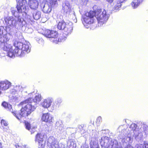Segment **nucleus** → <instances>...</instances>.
Instances as JSON below:
<instances>
[{
    "instance_id": "12",
    "label": "nucleus",
    "mask_w": 148,
    "mask_h": 148,
    "mask_svg": "<svg viewBox=\"0 0 148 148\" xmlns=\"http://www.w3.org/2000/svg\"><path fill=\"white\" fill-rule=\"evenodd\" d=\"M10 38L9 35L6 34H5L0 35V48L4 50H8L9 47H10V44H8Z\"/></svg>"
},
{
    "instance_id": "24",
    "label": "nucleus",
    "mask_w": 148,
    "mask_h": 148,
    "mask_svg": "<svg viewBox=\"0 0 148 148\" xmlns=\"http://www.w3.org/2000/svg\"><path fill=\"white\" fill-rule=\"evenodd\" d=\"M0 85H3L2 87V90H5L8 89L11 86V83L8 81L4 82L3 84H0Z\"/></svg>"
},
{
    "instance_id": "6",
    "label": "nucleus",
    "mask_w": 148,
    "mask_h": 148,
    "mask_svg": "<svg viewBox=\"0 0 148 148\" xmlns=\"http://www.w3.org/2000/svg\"><path fill=\"white\" fill-rule=\"evenodd\" d=\"M43 34L47 38H51V40L56 44L65 40L69 35L64 34L63 32V34H60L59 38H58V34L56 31L49 29L45 30L43 32Z\"/></svg>"
},
{
    "instance_id": "4",
    "label": "nucleus",
    "mask_w": 148,
    "mask_h": 148,
    "mask_svg": "<svg viewBox=\"0 0 148 148\" xmlns=\"http://www.w3.org/2000/svg\"><path fill=\"white\" fill-rule=\"evenodd\" d=\"M4 20L8 27H15L18 29H21L26 23L24 18L19 15L15 18L12 16H7L4 18Z\"/></svg>"
},
{
    "instance_id": "18",
    "label": "nucleus",
    "mask_w": 148,
    "mask_h": 148,
    "mask_svg": "<svg viewBox=\"0 0 148 148\" xmlns=\"http://www.w3.org/2000/svg\"><path fill=\"white\" fill-rule=\"evenodd\" d=\"M53 101L52 98H48L42 101L41 103V105L44 108H47L50 106Z\"/></svg>"
},
{
    "instance_id": "36",
    "label": "nucleus",
    "mask_w": 148,
    "mask_h": 148,
    "mask_svg": "<svg viewBox=\"0 0 148 148\" xmlns=\"http://www.w3.org/2000/svg\"><path fill=\"white\" fill-rule=\"evenodd\" d=\"M4 31H5L4 27L2 26H0V35H3Z\"/></svg>"
},
{
    "instance_id": "34",
    "label": "nucleus",
    "mask_w": 148,
    "mask_h": 148,
    "mask_svg": "<svg viewBox=\"0 0 148 148\" xmlns=\"http://www.w3.org/2000/svg\"><path fill=\"white\" fill-rule=\"evenodd\" d=\"M36 40L39 44H42L44 43V40L42 38H37Z\"/></svg>"
},
{
    "instance_id": "11",
    "label": "nucleus",
    "mask_w": 148,
    "mask_h": 148,
    "mask_svg": "<svg viewBox=\"0 0 148 148\" xmlns=\"http://www.w3.org/2000/svg\"><path fill=\"white\" fill-rule=\"evenodd\" d=\"M62 10L64 12V14L66 16L73 17V18L74 20L76 19V17L74 12L72 11L71 10V6L68 1H66L62 5Z\"/></svg>"
},
{
    "instance_id": "13",
    "label": "nucleus",
    "mask_w": 148,
    "mask_h": 148,
    "mask_svg": "<svg viewBox=\"0 0 148 148\" xmlns=\"http://www.w3.org/2000/svg\"><path fill=\"white\" fill-rule=\"evenodd\" d=\"M40 6L42 11L45 13H49L53 7L50 3L47 2V0H40Z\"/></svg>"
},
{
    "instance_id": "29",
    "label": "nucleus",
    "mask_w": 148,
    "mask_h": 148,
    "mask_svg": "<svg viewBox=\"0 0 148 148\" xmlns=\"http://www.w3.org/2000/svg\"><path fill=\"white\" fill-rule=\"evenodd\" d=\"M57 0H49L50 4L53 7H56L58 5Z\"/></svg>"
},
{
    "instance_id": "20",
    "label": "nucleus",
    "mask_w": 148,
    "mask_h": 148,
    "mask_svg": "<svg viewBox=\"0 0 148 148\" xmlns=\"http://www.w3.org/2000/svg\"><path fill=\"white\" fill-rule=\"evenodd\" d=\"M29 5L30 8L32 9H36L37 8L39 3L37 0H29Z\"/></svg>"
},
{
    "instance_id": "23",
    "label": "nucleus",
    "mask_w": 148,
    "mask_h": 148,
    "mask_svg": "<svg viewBox=\"0 0 148 148\" xmlns=\"http://www.w3.org/2000/svg\"><path fill=\"white\" fill-rule=\"evenodd\" d=\"M124 1H122L121 0H117L116 4L115 5L114 8V10H115V11H118L121 8V3H123Z\"/></svg>"
},
{
    "instance_id": "5",
    "label": "nucleus",
    "mask_w": 148,
    "mask_h": 148,
    "mask_svg": "<svg viewBox=\"0 0 148 148\" xmlns=\"http://www.w3.org/2000/svg\"><path fill=\"white\" fill-rule=\"evenodd\" d=\"M100 144L102 147L105 148H123L122 147H119L118 142L116 140L110 138L107 136L101 137ZM125 148H133L130 145H128Z\"/></svg>"
},
{
    "instance_id": "42",
    "label": "nucleus",
    "mask_w": 148,
    "mask_h": 148,
    "mask_svg": "<svg viewBox=\"0 0 148 148\" xmlns=\"http://www.w3.org/2000/svg\"><path fill=\"white\" fill-rule=\"evenodd\" d=\"M59 130H62V128L61 129H60V127H59Z\"/></svg>"
},
{
    "instance_id": "2",
    "label": "nucleus",
    "mask_w": 148,
    "mask_h": 148,
    "mask_svg": "<svg viewBox=\"0 0 148 148\" xmlns=\"http://www.w3.org/2000/svg\"><path fill=\"white\" fill-rule=\"evenodd\" d=\"M14 46L15 49L12 50L10 45L8 50H5L8 52L7 56L10 58H14L16 56H23L25 54L28 53L31 51V46L29 42L25 41L24 43L19 41L16 39L13 41ZM7 47H9L8 46Z\"/></svg>"
},
{
    "instance_id": "21",
    "label": "nucleus",
    "mask_w": 148,
    "mask_h": 148,
    "mask_svg": "<svg viewBox=\"0 0 148 148\" xmlns=\"http://www.w3.org/2000/svg\"><path fill=\"white\" fill-rule=\"evenodd\" d=\"M143 0H133L131 3L132 7L134 9L136 8L143 1Z\"/></svg>"
},
{
    "instance_id": "41",
    "label": "nucleus",
    "mask_w": 148,
    "mask_h": 148,
    "mask_svg": "<svg viewBox=\"0 0 148 148\" xmlns=\"http://www.w3.org/2000/svg\"><path fill=\"white\" fill-rule=\"evenodd\" d=\"M3 147L2 146V143L0 142V148H3Z\"/></svg>"
},
{
    "instance_id": "32",
    "label": "nucleus",
    "mask_w": 148,
    "mask_h": 148,
    "mask_svg": "<svg viewBox=\"0 0 148 148\" xmlns=\"http://www.w3.org/2000/svg\"><path fill=\"white\" fill-rule=\"evenodd\" d=\"M25 125L26 128L29 130L31 129V125L28 122H25Z\"/></svg>"
},
{
    "instance_id": "33",
    "label": "nucleus",
    "mask_w": 148,
    "mask_h": 148,
    "mask_svg": "<svg viewBox=\"0 0 148 148\" xmlns=\"http://www.w3.org/2000/svg\"><path fill=\"white\" fill-rule=\"evenodd\" d=\"M62 102V100L60 98H58L55 101V103L57 104L58 105L60 104Z\"/></svg>"
},
{
    "instance_id": "8",
    "label": "nucleus",
    "mask_w": 148,
    "mask_h": 148,
    "mask_svg": "<svg viewBox=\"0 0 148 148\" xmlns=\"http://www.w3.org/2000/svg\"><path fill=\"white\" fill-rule=\"evenodd\" d=\"M94 11L95 13V16L96 18L99 23H100L101 25H102L107 21L109 15L107 13L105 9H98L96 11Z\"/></svg>"
},
{
    "instance_id": "45",
    "label": "nucleus",
    "mask_w": 148,
    "mask_h": 148,
    "mask_svg": "<svg viewBox=\"0 0 148 148\" xmlns=\"http://www.w3.org/2000/svg\"><path fill=\"white\" fill-rule=\"evenodd\" d=\"M61 125V127H62V125Z\"/></svg>"
},
{
    "instance_id": "9",
    "label": "nucleus",
    "mask_w": 148,
    "mask_h": 148,
    "mask_svg": "<svg viewBox=\"0 0 148 148\" xmlns=\"http://www.w3.org/2000/svg\"><path fill=\"white\" fill-rule=\"evenodd\" d=\"M73 23L71 22L65 23L62 21L59 22L57 25V28L59 30H63L64 34H70L72 32Z\"/></svg>"
},
{
    "instance_id": "25",
    "label": "nucleus",
    "mask_w": 148,
    "mask_h": 148,
    "mask_svg": "<svg viewBox=\"0 0 148 148\" xmlns=\"http://www.w3.org/2000/svg\"><path fill=\"white\" fill-rule=\"evenodd\" d=\"M33 16L34 19L38 20L41 17V12L39 11H35L33 13Z\"/></svg>"
},
{
    "instance_id": "22",
    "label": "nucleus",
    "mask_w": 148,
    "mask_h": 148,
    "mask_svg": "<svg viewBox=\"0 0 148 148\" xmlns=\"http://www.w3.org/2000/svg\"><path fill=\"white\" fill-rule=\"evenodd\" d=\"M48 142L51 145H54L56 147V146L58 144V142L55 138L53 136H50L48 139Z\"/></svg>"
},
{
    "instance_id": "35",
    "label": "nucleus",
    "mask_w": 148,
    "mask_h": 148,
    "mask_svg": "<svg viewBox=\"0 0 148 148\" xmlns=\"http://www.w3.org/2000/svg\"><path fill=\"white\" fill-rule=\"evenodd\" d=\"M1 123L2 125L6 126L8 125V124L7 122L3 119H2L1 121Z\"/></svg>"
},
{
    "instance_id": "37",
    "label": "nucleus",
    "mask_w": 148,
    "mask_h": 148,
    "mask_svg": "<svg viewBox=\"0 0 148 148\" xmlns=\"http://www.w3.org/2000/svg\"><path fill=\"white\" fill-rule=\"evenodd\" d=\"M81 148H89V147L88 146L85 145L84 146H82Z\"/></svg>"
},
{
    "instance_id": "26",
    "label": "nucleus",
    "mask_w": 148,
    "mask_h": 148,
    "mask_svg": "<svg viewBox=\"0 0 148 148\" xmlns=\"http://www.w3.org/2000/svg\"><path fill=\"white\" fill-rule=\"evenodd\" d=\"M136 148H148V143L146 141H144L143 144H137L135 146Z\"/></svg>"
},
{
    "instance_id": "44",
    "label": "nucleus",
    "mask_w": 148,
    "mask_h": 148,
    "mask_svg": "<svg viewBox=\"0 0 148 148\" xmlns=\"http://www.w3.org/2000/svg\"><path fill=\"white\" fill-rule=\"evenodd\" d=\"M125 0H121V1H124Z\"/></svg>"
},
{
    "instance_id": "27",
    "label": "nucleus",
    "mask_w": 148,
    "mask_h": 148,
    "mask_svg": "<svg viewBox=\"0 0 148 148\" xmlns=\"http://www.w3.org/2000/svg\"><path fill=\"white\" fill-rule=\"evenodd\" d=\"M2 105L8 110L12 112V106L10 104H8L5 102H4L2 103Z\"/></svg>"
},
{
    "instance_id": "38",
    "label": "nucleus",
    "mask_w": 148,
    "mask_h": 148,
    "mask_svg": "<svg viewBox=\"0 0 148 148\" xmlns=\"http://www.w3.org/2000/svg\"><path fill=\"white\" fill-rule=\"evenodd\" d=\"M106 0L108 2L110 3H111L113 1V0Z\"/></svg>"
},
{
    "instance_id": "10",
    "label": "nucleus",
    "mask_w": 148,
    "mask_h": 148,
    "mask_svg": "<svg viewBox=\"0 0 148 148\" xmlns=\"http://www.w3.org/2000/svg\"><path fill=\"white\" fill-rule=\"evenodd\" d=\"M95 15V12L90 11L86 13L85 14L82 16V20L83 24L86 28H88L89 27L88 25L93 22L92 18Z\"/></svg>"
},
{
    "instance_id": "30",
    "label": "nucleus",
    "mask_w": 148,
    "mask_h": 148,
    "mask_svg": "<svg viewBox=\"0 0 148 148\" xmlns=\"http://www.w3.org/2000/svg\"><path fill=\"white\" fill-rule=\"evenodd\" d=\"M14 89L17 92L21 91H22V87L20 85H17L14 87Z\"/></svg>"
},
{
    "instance_id": "39",
    "label": "nucleus",
    "mask_w": 148,
    "mask_h": 148,
    "mask_svg": "<svg viewBox=\"0 0 148 148\" xmlns=\"http://www.w3.org/2000/svg\"><path fill=\"white\" fill-rule=\"evenodd\" d=\"M21 148H29L28 146L26 145H25L24 146H23V147Z\"/></svg>"
},
{
    "instance_id": "19",
    "label": "nucleus",
    "mask_w": 148,
    "mask_h": 148,
    "mask_svg": "<svg viewBox=\"0 0 148 148\" xmlns=\"http://www.w3.org/2000/svg\"><path fill=\"white\" fill-rule=\"evenodd\" d=\"M26 22V23L25 25H23V27L24 26L25 27V32L26 33L29 34L32 33L33 32V29L30 27H29L30 26L29 24H30L31 25L33 23V21L30 18H29L28 20V23Z\"/></svg>"
},
{
    "instance_id": "17",
    "label": "nucleus",
    "mask_w": 148,
    "mask_h": 148,
    "mask_svg": "<svg viewBox=\"0 0 148 148\" xmlns=\"http://www.w3.org/2000/svg\"><path fill=\"white\" fill-rule=\"evenodd\" d=\"M140 125L141 126L140 131L141 132H142L143 133H139L138 136H140V139H141L143 135L146 136L148 134V127L144 123H141Z\"/></svg>"
},
{
    "instance_id": "31",
    "label": "nucleus",
    "mask_w": 148,
    "mask_h": 148,
    "mask_svg": "<svg viewBox=\"0 0 148 148\" xmlns=\"http://www.w3.org/2000/svg\"><path fill=\"white\" fill-rule=\"evenodd\" d=\"M102 122V118L100 116H99L97 119L96 123L98 126L99 125L100 123Z\"/></svg>"
},
{
    "instance_id": "43",
    "label": "nucleus",
    "mask_w": 148,
    "mask_h": 148,
    "mask_svg": "<svg viewBox=\"0 0 148 148\" xmlns=\"http://www.w3.org/2000/svg\"><path fill=\"white\" fill-rule=\"evenodd\" d=\"M59 123L58 122H57L56 123V125H58L59 124Z\"/></svg>"
},
{
    "instance_id": "7",
    "label": "nucleus",
    "mask_w": 148,
    "mask_h": 148,
    "mask_svg": "<svg viewBox=\"0 0 148 148\" xmlns=\"http://www.w3.org/2000/svg\"><path fill=\"white\" fill-rule=\"evenodd\" d=\"M16 7L19 14H22L24 17L28 18L27 13L29 9L27 1L26 0H19L17 1Z\"/></svg>"
},
{
    "instance_id": "3",
    "label": "nucleus",
    "mask_w": 148,
    "mask_h": 148,
    "mask_svg": "<svg viewBox=\"0 0 148 148\" xmlns=\"http://www.w3.org/2000/svg\"><path fill=\"white\" fill-rule=\"evenodd\" d=\"M125 125L120 126L118 128L119 131L121 130V131L120 132H121V135L122 136H124L122 137V138L123 141H125V139L126 138V140L129 143H131L132 141V139L134 134L135 135V138L136 139H137L138 138L139 139H140V136H138V134L137 135V134L138 133L137 132L138 126L136 124L134 123H132L131 125L130 129H131L132 130L128 132H127L128 129L127 128L125 129ZM140 129H139V131L140 132V133H139L138 134L140 133H143L142 132H141L140 131Z\"/></svg>"
},
{
    "instance_id": "14",
    "label": "nucleus",
    "mask_w": 148,
    "mask_h": 148,
    "mask_svg": "<svg viewBox=\"0 0 148 148\" xmlns=\"http://www.w3.org/2000/svg\"><path fill=\"white\" fill-rule=\"evenodd\" d=\"M35 141L38 143L39 148H44L46 143V140L44 136L40 133L37 134L36 136Z\"/></svg>"
},
{
    "instance_id": "15",
    "label": "nucleus",
    "mask_w": 148,
    "mask_h": 148,
    "mask_svg": "<svg viewBox=\"0 0 148 148\" xmlns=\"http://www.w3.org/2000/svg\"><path fill=\"white\" fill-rule=\"evenodd\" d=\"M91 141L90 143V148H99L98 143V139L97 132L92 133Z\"/></svg>"
},
{
    "instance_id": "16",
    "label": "nucleus",
    "mask_w": 148,
    "mask_h": 148,
    "mask_svg": "<svg viewBox=\"0 0 148 148\" xmlns=\"http://www.w3.org/2000/svg\"><path fill=\"white\" fill-rule=\"evenodd\" d=\"M53 120L52 115L49 113H43L41 118V121L46 123H51Z\"/></svg>"
},
{
    "instance_id": "1",
    "label": "nucleus",
    "mask_w": 148,
    "mask_h": 148,
    "mask_svg": "<svg viewBox=\"0 0 148 148\" xmlns=\"http://www.w3.org/2000/svg\"><path fill=\"white\" fill-rule=\"evenodd\" d=\"M41 96L40 95H36L33 99L31 98L25 100L20 103L23 106L20 112L16 111L13 112V115L19 120L23 117H25L34 111L37 107V105L40 101Z\"/></svg>"
},
{
    "instance_id": "28",
    "label": "nucleus",
    "mask_w": 148,
    "mask_h": 148,
    "mask_svg": "<svg viewBox=\"0 0 148 148\" xmlns=\"http://www.w3.org/2000/svg\"><path fill=\"white\" fill-rule=\"evenodd\" d=\"M11 11L12 13V14L15 17H17L19 15L21 16V14H19L18 15H17L16 13H18V12L16 11V8H12L11 9Z\"/></svg>"
},
{
    "instance_id": "40",
    "label": "nucleus",
    "mask_w": 148,
    "mask_h": 148,
    "mask_svg": "<svg viewBox=\"0 0 148 148\" xmlns=\"http://www.w3.org/2000/svg\"><path fill=\"white\" fill-rule=\"evenodd\" d=\"M33 130H32V131H31V134H32L34 132L35 129H33Z\"/></svg>"
}]
</instances>
